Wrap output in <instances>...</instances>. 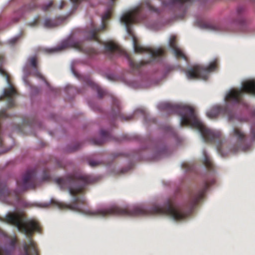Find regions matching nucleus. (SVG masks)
<instances>
[{"mask_svg": "<svg viewBox=\"0 0 255 255\" xmlns=\"http://www.w3.org/2000/svg\"><path fill=\"white\" fill-rule=\"evenodd\" d=\"M97 178L92 175L73 172L64 178H57L56 183L62 188L68 190L73 197L71 203L60 202L53 199L51 203L60 209L71 210L82 214L104 217L109 215H122L128 216H144L159 213V206L157 203L152 202L149 205L143 204L136 205L131 208H123L113 205L106 209L92 210L88 208L86 199L83 195L87 186L97 182Z\"/></svg>", "mask_w": 255, "mask_h": 255, "instance_id": "f257e3e1", "label": "nucleus"}, {"mask_svg": "<svg viewBox=\"0 0 255 255\" xmlns=\"http://www.w3.org/2000/svg\"><path fill=\"white\" fill-rule=\"evenodd\" d=\"M165 111L168 114L176 113L180 117L181 126H188L194 128L199 133L204 142H211L214 144L217 152L221 156L226 155L232 151L237 152L240 148L246 150L242 147L245 141L244 133L239 128H234L232 134L237 139V147H232L230 150L224 149L226 146L223 139L221 131L207 128L196 115L193 107L184 104H173L167 102L160 103V112Z\"/></svg>", "mask_w": 255, "mask_h": 255, "instance_id": "f03ea898", "label": "nucleus"}, {"mask_svg": "<svg viewBox=\"0 0 255 255\" xmlns=\"http://www.w3.org/2000/svg\"><path fill=\"white\" fill-rule=\"evenodd\" d=\"M5 220L7 223L15 226L28 238V241L23 243V253L22 255H40L38 246L32 239L34 232H40L39 223L33 219L24 221L23 215L19 213L9 214L5 217ZM0 255H4L0 247Z\"/></svg>", "mask_w": 255, "mask_h": 255, "instance_id": "7ed1b4c3", "label": "nucleus"}, {"mask_svg": "<svg viewBox=\"0 0 255 255\" xmlns=\"http://www.w3.org/2000/svg\"><path fill=\"white\" fill-rule=\"evenodd\" d=\"M248 93L255 95V78L246 80L243 82L240 88H232L227 91L224 96V105L222 106L216 105L207 111L206 115L209 119H213L220 114H229L231 106L241 102L243 95Z\"/></svg>", "mask_w": 255, "mask_h": 255, "instance_id": "20e7f679", "label": "nucleus"}, {"mask_svg": "<svg viewBox=\"0 0 255 255\" xmlns=\"http://www.w3.org/2000/svg\"><path fill=\"white\" fill-rule=\"evenodd\" d=\"M133 47L136 53H147L150 57V60L136 62L132 59L130 54L119 45L113 42H107L105 44L106 50L111 54L116 53L120 55H125L128 60L130 67L134 71H138L142 66L154 62L159 57V48L154 49L151 47H143L138 44L135 39L133 41Z\"/></svg>", "mask_w": 255, "mask_h": 255, "instance_id": "39448f33", "label": "nucleus"}, {"mask_svg": "<svg viewBox=\"0 0 255 255\" xmlns=\"http://www.w3.org/2000/svg\"><path fill=\"white\" fill-rule=\"evenodd\" d=\"M214 183V179L206 181L204 183L202 189L199 191L198 193L191 195L190 209L189 210H185L171 202L167 201L163 207L160 206V215H165L174 221L185 220L189 217L194 207L202 199L204 192L207 190L209 186Z\"/></svg>", "mask_w": 255, "mask_h": 255, "instance_id": "423d86ee", "label": "nucleus"}, {"mask_svg": "<svg viewBox=\"0 0 255 255\" xmlns=\"http://www.w3.org/2000/svg\"><path fill=\"white\" fill-rule=\"evenodd\" d=\"M36 171L34 169L28 170L23 175L21 179L16 181L17 189L10 191L5 183L0 184V197L4 198L9 197L13 200L18 201L20 194L28 189H34L36 186Z\"/></svg>", "mask_w": 255, "mask_h": 255, "instance_id": "0eeeda50", "label": "nucleus"}, {"mask_svg": "<svg viewBox=\"0 0 255 255\" xmlns=\"http://www.w3.org/2000/svg\"><path fill=\"white\" fill-rule=\"evenodd\" d=\"M146 7L149 11L158 13V9L155 7L149 2H145L141 5L137 6L134 9L124 13L121 17V22L123 23L126 28L128 34L131 36L133 35V32L131 28L132 24L139 22L142 20L141 11L142 8Z\"/></svg>", "mask_w": 255, "mask_h": 255, "instance_id": "6e6552de", "label": "nucleus"}, {"mask_svg": "<svg viewBox=\"0 0 255 255\" xmlns=\"http://www.w3.org/2000/svg\"><path fill=\"white\" fill-rule=\"evenodd\" d=\"M215 60L211 62L209 65L203 67L199 65H194L189 67L184 72L186 78L189 80L200 79L207 80L209 73L216 69Z\"/></svg>", "mask_w": 255, "mask_h": 255, "instance_id": "1a4fd4ad", "label": "nucleus"}, {"mask_svg": "<svg viewBox=\"0 0 255 255\" xmlns=\"http://www.w3.org/2000/svg\"><path fill=\"white\" fill-rule=\"evenodd\" d=\"M4 61V55L2 53H0V74L5 78L8 84H10L9 75L2 67ZM17 95L18 93L14 87L12 85L9 84V87L4 90L3 96L1 97L2 100L4 98L7 99L8 108H12L15 106L14 98Z\"/></svg>", "mask_w": 255, "mask_h": 255, "instance_id": "9d476101", "label": "nucleus"}, {"mask_svg": "<svg viewBox=\"0 0 255 255\" xmlns=\"http://www.w3.org/2000/svg\"><path fill=\"white\" fill-rule=\"evenodd\" d=\"M112 8H109L102 17V26L97 27L93 23H91V29L86 32V38L90 40H94L100 43V39L98 36V33L106 29L107 25V21L110 18L112 13Z\"/></svg>", "mask_w": 255, "mask_h": 255, "instance_id": "9b49d317", "label": "nucleus"}, {"mask_svg": "<svg viewBox=\"0 0 255 255\" xmlns=\"http://www.w3.org/2000/svg\"><path fill=\"white\" fill-rule=\"evenodd\" d=\"M73 47L89 55H93L97 53V51L95 49L93 48H85L82 43L75 41L71 38L62 41L61 44L57 47L49 49L48 52L52 53L54 51H59L68 48Z\"/></svg>", "mask_w": 255, "mask_h": 255, "instance_id": "f8f14e48", "label": "nucleus"}, {"mask_svg": "<svg viewBox=\"0 0 255 255\" xmlns=\"http://www.w3.org/2000/svg\"><path fill=\"white\" fill-rule=\"evenodd\" d=\"M112 114L114 119H120L122 121H128L133 119V115L126 116L121 112L120 102L114 99L112 107Z\"/></svg>", "mask_w": 255, "mask_h": 255, "instance_id": "ddd939ff", "label": "nucleus"}, {"mask_svg": "<svg viewBox=\"0 0 255 255\" xmlns=\"http://www.w3.org/2000/svg\"><path fill=\"white\" fill-rule=\"evenodd\" d=\"M39 7H40V5L38 4L37 0H32L29 3L24 5L16 12L17 14H20V16L18 17L14 18L13 21L14 22H17L23 14L32 11Z\"/></svg>", "mask_w": 255, "mask_h": 255, "instance_id": "4468645a", "label": "nucleus"}, {"mask_svg": "<svg viewBox=\"0 0 255 255\" xmlns=\"http://www.w3.org/2000/svg\"><path fill=\"white\" fill-rule=\"evenodd\" d=\"M170 48L173 54L176 58H181L186 60V57L182 49L177 44L175 40V37L171 36L169 41Z\"/></svg>", "mask_w": 255, "mask_h": 255, "instance_id": "2eb2a0df", "label": "nucleus"}, {"mask_svg": "<svg viewBox=\"0 0 255 255\" xmlns=\"http://www.w3.org/2000/svg\"><path fill=\"white\" fill-rule=\"evenodd\" d=\"M28 61L30 65L33 68L31 74L39 79L44 80V77L39 71L38 68V61L36 56H32L29 58Z\"/></svg>", "mask_w": 255, "mask_h": 255, "instance_id": "dca6fc26", "label": "nucleus"}, {"mask_svg": "<svg viewBox=\"0 0 255 255\" xmlns=\"http://www.w3.org/2000/svg\"><path fill=\"white\" fill-rule=\"evenodd\" d=\"M199 26L201 29H205L211 32H218L223 31L222 27L217 24H212L208 22H201L199 24Z\"/></svg>", "mask_w": 255, "mask_h": 255, "instance_id": "f3484780", "label": "nucleus"}, {"mask_svg": "<svg viewBox=\"0 0 255 255\" xmlns=\"http://www.w3.org/2000/svg\"><path fill=\"white\" fill-rule=\"evenodd\" d=\"M101 138L100 139L94 138L92 139L93 144L96 145H101L103 144L106 140H109L111 138V135L108 131L102 129L100 131Z\"/></svg>", "mask_w": 255, "mask_h": 255, "instance_id": "a211bd4d", "label": "nucleus"}, {"mask_svg": "<svg viewBox=\"0 0 255 255\" xmlns=\"http://www.w3.org/2000/svg\"><path fill=\"white\" fill-rule=\"evenodd\" d=\"M202 160L206 168H207L211 173H213L214 172V165L210 156L205 149L202 150Z\"/></svg>", "mask_w": 255, "mask_h": 255, "instance_id": "6ab92c4d", "label": "nucleus"}, {"mask_svg": "<svg viewBox=\"0 0 255 255\" xmlns=\"http://www.w3.org/2000/svg\"><path fill=\"white\" fill-rule=\"evenodd\" d=\"M87 84L93 89L96 90L99 98H101L105 95V91L92 81H88Z\"/></svg>", "mask_w": 255, "mask_h": 255, "instance_id": "aec40b11", "label": "nucleus"}, {"mask_svg": "<svg viewBox=\"0 0 255 255\" xmlns=\"http://www.w3.org/2000/svg\"><path fill=\"white\" fill-rule=\"evenodd\" d=\"M58 25V22L56 20L49 18H45L43 22V25L46 28H53Z\"/></svg>", "mask_w": 255, "mask_h": 255, "instance_id": "412c9836", "label": "nucleus"}, {"mask_svg": "<svg viewBox=\"0 0 255 255\" xmlns=\"http://www.w3.org/2000/svg\"><path fill=\"white\" fill-rule=\"evenodd\" d=\"M160 159L168 156L171 153L166 145L160 143Z\"/></svg>", "mask_w": 255, "mask_h": 255, "instance_id": "4be33fe9", "label": "nucleus"}, {"mask_svg": "<svg viewBox=\"0 0 255 255\" xmlns=\"http://www.w3.org/2000/svg\"><path fill=\"white\" fill-rule=\"evenodd\" d=\"M181 167L184 171H188L193 170L194 165L190 162H184L181 164Z\"/></svg>", "mask_w": 255, "mask_h": 255, "instance_id": "5701e85b", "label": "nucleus"}, {"mask_svg": "<svg viewBox=\"0 0 255 255\" xmlns=\"http://www.w3.org/2000/svg\"><path fill=\"white\" fill-rule=\"evenodd\" d=\"M42 10L44 11H47L50 8L53 7V2L52 0L50 1L48 4H43L40 6Z\"/></svg>", "mask_w": 255, "mask_h": 255, "instance_id": "b1692460", "label": "nucleus"}, {"mask_svg": "<svg viewBox=\"0 0 255 255\" xmlns=\"http://www.w3.org/2000/svg\"><path fill=\"white\" fill-rule=\"evenodd\" d=\"M101 163V162L95 161L93 160H89L88 164L92 167H95L100 165Z\"/></svg>", "mask_w": 255, "mask_h": 255, "instance_id": "393cba45", "label": "nucleus"}, {"mask_svg": "<svg viewBox=\"0 0 255 255\" xmlns=\"http://www.w3.org/2000/svg\"><path fill=\"white\" fill-rule=\"evenodd\" d=\"M39 22V16H37L36 17H35L34 19V20L29 23V25L30 26H36L38 25V23Z\"/></svg>", "mask_w": 255, "mask_h": 255, "instance_id": "a878e982", "label": "nucleus"}, {"mask_svg": "<svg viewBox=\"0 0 255 255\" xmlns=\"http://www.w3.org/2000/svg\"><path fill=\"white\" fill-rule=\"evenodd\" d=\"M17 243V240L15 238L11 239L10 241L9 245L13 248H14Z\"/></svg>", "mask_w": 255, "mask_h": 255, "instance_id": "bb28decb", "label": "nucleus"}, {"mask_svg": "<svg viewBox=\"0 0 255 255\" xmlns=\"http://www.w3.org/2000/svg\"><path fill=\"white\" fill-rule=\"evenodd\" d=\"M18 40L17 38H14L9 40V43L11 44L15 43Z\"/></svg>", "mask_w": 255, "mask_h": 255, "instance_id": "cd10ccee", "label": "nucleus"}, {"mask_svg": "<svg viewBox=\"0 0 255 255\" xmlns=\"http://www.w3.org/2000/svg\"><path fill=\"white\" fill-rule=\"evenodd\" d=\"M65 4V2L64 1H61L59 8L60 9H62L64 6Z\"/></svg>", "mask_w": 255, "mask_h": 255, "instance_id": "c85d7f7f", "label": "nucleus"}, {"mask_svg": "<svg viewBox=\"0 0 255 255\" xmlns=\"http://www.w3.org/2000/svg\"><path fill=\"white\" fill-rule=\"evenodd\" d=\"M165 130L167 133H170L172 132V129L170 128L166 127L165 128Z\"/></svg>", "mask_w": 255, "mask_h": 255, "instance_id": "c756f323", "label": "nucleus"}, {"mask_svg": "<svg viewBox=\"0 0 255 255\" xmlns=\"http://www.w3.org/2000/svg\"><path fill=\"white\" fill-rule=\"evenodd\" d=\"M80 147L79 144H77V146L74 149V150H76L78 149H79Z\"/></svg>", "mask_w": 255, "mask_h": 255, "instance_id": "7c9ffc66", "label": "nucleus"}, {"mask_svg": "<svg viewBox=\"0 0 255 255\" xmlns=\"http://www.w3.org/2000/svg\"><path fill=\"white\" fill-rule=\"evenodd\" d=\"M160 56H161V55L163 54V50L161 47H160Z\"/></svg>", "mask_w": 255, "mask_h": 255, "instance_id": "2f4dec72", "label": "nucleus"}, {"mask_svg": "<svg viewBox=\"0 0 255 255\" xmlns=\"http://www.w3.org/2000/svg\"><path fill=\"white\" fill-rule=\"evenodd\" d=\"M49 178V175H46L45 177H44V179L45 180H48Z\"/></svg>", "mask_w": 255, "mask_h": 255, "instance_id": "473e14b6", "label": "nucleus"}, {"mask_svg": "<svg viewBox=\"0 0 255 255\" xmlns=\"http://www.w3.org/2000/svg\"><path fill=\"white\" fill-rule=\"evenodd\" d=\"M253 132L254 134L255 135V130H253Z\"/></svg>", "mask_w": 255, "mask_h": 255, "instance_id": "72a5a7b5", "label": "nucleus"}, {"mask_svg": "<svg viewBox=\"0 0 255 255\" xmlns=\"http://www.w3.org/2000/svg\"><path fill=\"white\" fill-rule=\"evenodd\" d=\"M160 131H161V129H162V128H161V127H160Z\"/></svg>", "mask_w": 255, "mask_h": 255, "instance_id": "f704fd0d", "label": "nucleus"}, {"mask_svg": "<svg viewBox=\"0 0 255 255\" xmlns=\"http://www.w3.org/2000/svg\"><path fill=\"white\" fill-rule=\"evenodd\" d=\"M112 2H114L115 0H111Z\"/></svg>", "mask_w": 255, "mask_h": 255, "instance_id": "c9c22d12", "label": "nucleus"}]
</instances>
